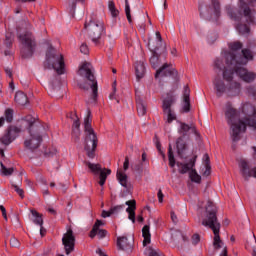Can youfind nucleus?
Instances as JSON below:
<instances>
[{"label": "nucleus", "mask_w": 256, "mask_h": 256, "mask_svg": "<svg viewBox=\"0 0 256 256\" xmlns=\"http://www.w3.org/2000/svg\"><path fill=\"white\" fill-rule=\"evenodd\" d=\"M202 225L204 227H208L214 233L213 239V247L216 250L223 248L225 243L221 241L220 231H221V223H219V219L217 218V206L211 200L207 201L205 206V214L202 219Z\"/></svg>", "instance_id": "f257e3e1"}, {"label": "nucleus", "mask_w": 256, "mask_h": 256, "mask_svg": "<svg viewBox=\"0 0 256 256\" xmlns=\"http://www.w3.org/2000/svg\"><path fill=\"white\" fill-rule=\"evenodd\" d=\"M225 119L230 126V137L234 143H237L241 139V133L247 131V123L243 118H239V112L230 102L226 104Z\"/></svg>", "instance_id": "f03ea898"}, {"label": "nucleus", "mask_w": 256, "mask_h": 256, "mask_svg": "<svg viewBox=\"0 0 256 256\" xmlns=\"http://www.w3.org/2000/svg\"><path fill=\"white\" fill-rule=\"evenodd\" d=\"M24 123H27L30 136L25 139L24 147L28 151H35L41 147L43 141V136H41V131H43V125L39 121L35 120L32 116H27L24 119Z\"/></svg>", "instance_id": "7ed1b4c3"}, {"label": "nucleus", "mask_w": 256, "mask_h": 256, "mask_svg": "<svg viewBox=\"0 0 256 256\" xmlns=\"http://www.w3.org/2000/svg\"><path fill=\"white\" fill-rule=\"evenodd\" d=\"M77 74L85 79V82L78 83L80 89L84 91L92 90V99L93 101H97L98 95V86L97 79L95 78V74H93V66L89 62H84L78 69Z\"/></svg>", "instance_id": "20e7f679"}, {"label": "nucleus", "mask_w": 256, "mask_h": 256, "mask_svg": "<svg viewBox=\"0 0 256 256\" xmlns=\"http://www.w3.org/2000/svg\"><path fill=\"white\" fill-rule=\"evenodd\" d=\"M91 121V109H87V115L84 119V149L86 151L87 157L93 159L95 157V150L97 149L98 139L95 130H93V127L91 126Z\"/></svg>", "instance_id": "39448f33"}, {"label": "nucleus", "mask_w": 256, "mask_h": 256, "mask_svg": "<svg viewBox=\"0 0 256 256\" xmlns=\"http://www.w3.org/2000/svg\"><path fill=\"white\" fill-rule=\"evenodd\" d=\"M227 15L233 21H241L243 17L245 18L246 23L249 25H255V16L253 15V10L249 7V4L245 3L243 0H240L239 10L235 11L233 7L226 6L225 7Z\"/></svg>", "instance_id": "423d86ee"}, {"label": "nucleus", "mask_w": 256, "mask_h": 256, "mask_svg": "<svg viewBox=\"0 0 256 256\" xmlns=\"http://www.w3.org/2000/svg\"><path fill=\"white\" fill-rule=\"evenodd\" d=\"M44 67L45 69H54L58 75H63V73H65L63 55L50 46L46 52Z\"/></svg>", "instance_id": "0eeeda50"}, {"label": "nucleus", "mask_w": 256, "mask_h": 256, "mask_svg": "<svg viewBox=\"0 0 256 256\" xmlns=\"http://www.w3.org/2000/svg\"><path fill=\"white\" fill-rule=\"evenodd\" d=\"M242 54H235L233 52H225L224 59L226 65H247L249 61H253V51L249 48H244L241 50Z\"/></svg>", "instance_id": "6e6552de"}, {"label": "nucleus", "mask_w": 256, "mask_h": 256, "mask_svg": "<svg viewBox=\"0 0 256 256\" xmlns=\"http://www.w3.org/2000/svg\"><path fill=\"white\" fill-rule=\"evenodd\" d=\"M105 24L101 20L92 19L84 24V29L88 31L89 38L94 45H101V35Z\"/></svg>", "instance_id": "1a4fd4ad"}, {"label": "nucleus", "mask_w": 256, "mask_h": 256, "mask_svg": "<svg viewBox=\"0 0 256 256\" xmlns=\"http://www.w3.org/2000/svg\"><path fill=\"white\" fill-rule=\"evenodd\" d=\"M20 42L22 44L21 48V56L23 59H29L33 57V53H35V47H37V43L35 42V37L31 32H26L25 34L19 35Z\"/></svg>", "instance_id": "9d476101"}, {"label": "nucleus", "mask_w": 256, "mask_h": 256, "mask_svg": "<svg viewBox=\"0 0 256 256\" xmlns=\"http://www.w3.org/2000/svg\"><path fill=\"white\" fill-rule=\"evenodd\" d=\"M233 75H235V71L231 70L230 67H224L222 76L224 81L228 83L226 94H228L229 97H235L241 93V83L233 81Z\"/></svg>", "instance_id": "9b49d317"}, {"label": "nucleus", "mask_w": 256, "mask_h": 256, "mask_svg": "<svg viewBox=\"0 0 256 256\" xmlns=\"http://www.w3.org/2000/svg\"><path fill=\"white\" fill-rule=\"evenodd\" d=\"M196 162L197 156H194L192 159H190L188 163L177 162L176 165L181 175L189 173V177L193 183H201V175H198L197 170L193 169V167H195Z\"/></svg>", "instance_id": "f8f14e48"}, {"label": "nucleus", "mask_w": 256, "mask_h": 256, "mask_svg": "<svg viewBox=\"0 0 256 256\" xmlns=\"http://www.w3.org/2000/svg\"><path fill=\"white\" fill-rule=\"evenodd\" d=\"M242 113L245 117H242L246 127H253L256 130V110L255 106L251 103H245L242 105Z\"/></svg>", "instance_id": "ddd939ff"}, {"label": "nucleus", "mask_w": 256, "mask_h": 256, "mask_svg": "<svg viewBox=\"0 0 256 256\" xmlns=\"http://www.w3.org/2000/svg\"><path fill=\"white\" fill-rule=\"evenodd\" d=\"M230 70L234 71L238 77L244 81V83H253L256 79V73L247 70V68L241 65H227Z\"/></svg>", "instance_id": "4468645a"}, {"label": "nucleus", "mask_w": 256, "mask_h": 256, "mask_svg": "<svg viewBox=\"0 0 256 256\" xmlns=\"http://www.w3.org/2000/svg\"><path fill=\"white\" fill-rule=\"evenodd\" d=\"M86 165L88 169H90L91 173H93V175H99V185L103 187V185H105V182L107 181V176L111 175V169L102 168L101 164H94L91 162H86Z\"/></svg>", "instance_id": "2eb2a0df"}, {"label": "nucleus", "mask_w": 256, "mask_h": 256, "mask_svg": "<svg viewBox=\"0 0 256 256\" xmlns=\"http://www.w3.org/2000/svg\"><path fill=\"white\" fill-rule=\"evenodd\" d=\"M62 245H64L66 255H71L75 251V235L73 234V229L68 228L67 232L64 233Z\"/></svg>", "instance_id": "dca6fc26"}, {"label": "nucleus", "mask_w": 256, "mask_h": 256, "mask_svg": "<svg viewBox=\"0 0 256 256\" xmlns=\"http://www.w3.org/2000/svg\"><path fill=\"white\" fill-rule=\"evenodd\" d=\"M19 133H21V128L17 126H10L5 134L0 138V143L2 145H11L17 137H19Z\"/></svg>", "instance_id": "f3484780"}, {"label": "nucleus", "mask_w": 256, "mask_h": 256, "mask_svg": "<svg viewBox=\"0 0 256 256\" xmlns=\"http://www.w3.org/2000/svg\"><path fill=\"white\" fill-rule=\"evenodd\" d=\"M172 75H177V70L173 68V65L164 63L155 73V79L159 77H172Z\"/></svg>", "instance_id": "a211bd4d"}, {"label": "nucleus", "mask_w": 256, "mask_h": 256, "mask_svg": "<svg viewBox=\"0 0 256 256\" xmlns=\"http://www.w3.org/2000/svg\"><path fill=\"white\" fill-rule=\"evenodd\" d=\"M103 225H105V222H103L101 220H96L95 224L93 225L92 230L90 231L89 237L91 239H94L95 236L97 235V237L99 239H105V237H107V230L99 229Z\"/></svg>", "instance_id": "6ab92c4d"}, {"label": "nucleus", "mask_w": 256, "mask_h": 256, "mask_svg": "<svg viewBox=\"0 0 256 256\" xmlns=\"http://www.w3.org/2000/svg\"><path fill=\"white\" fill-rule=\"evenodd\" d=\"M172 240L176 243L178 249H183L189 243V238L179 230L172 232Z\"/></svg>", "instance_id": "aec40b11"}, {"label": "nucleus", "mask_w": 256, "mask_h": 256, "mask_svg": "<svg viewBox=\"0 0 256 256\" xmlns=\"http://www.w3.org/2000/svg\"><path fill=\"white\" fill-rule=\"evenodd\" d=\"M189 137L180 136L176 139V149L177 154L181 159L185 158V153L187 151V140Z\"/></svg>", "instance_id": "412c9836"}, {"label": "nucleus", "mask_w": 256, "mask_h": 256, "mask_svg": "<svg viewBox=\"0 0 256 256\" xmlns=\"http://www.w3.org/2000/svg\"><path fill=\"white\" fill-rule=\"evenodd\" d=\"M189 131L194 133V135H199L195 124H193V123L187 124L185 122H180V128L178 129V133H179L180 137H189V135L187 134V133H189Z\"/></svg>", "instance_id": "4be33fe9"}, {"label": "nucleus", "mask_w": 256, "mask_h": 256, "mask_svg": "<svg viewBox=\"0 0 256 256\" xmlns=\"http://www.w3.org/2000/svg\"><path fill=\"white\" fill-rule=\"evenodd\" d=\"M151 40L148 41V45L150 46V49L152 51V56L150 58V65L153 67V69H157L159 65H161V60L159 59L160 55L157 53L159 51V47H155L151 45Z\"/></svg>", "instance_id": "5701e85b"}, {"label": "nucleus", "mask_w": 256, "mask_h": 256, "mask_svg": "<svg viewBox=\"0 0 256 256\" xmlns=\"http://www.w3.org/2000/svg\"><path fill=\"white\" fill-rule=\"evenodd\" d=\"M240 171L245 179H249V177L256 178V167L252 170H249V164L245 160H241L239 163Z\"/></svg>", "instance_id": "b1692460"}, {"label": "nucleus", "mask_w": 256, "mask_h": 256, "mask_svg": "<svg viewBox=\"0 0 256 256\" xmlns=\"http://www.w3.org/2000/svg\"><path fill=\"white\" fill-rule=\"evenodd\" d=\"M72 124V137L76 143H79L81 137V121H79V116H73Z\"/></svg>", "instance_id": "393cba45"}, {"label": "nucleus", "mask_w": 256, "mask_h": 256, "mask_svg": "<svg viewBox=\"0 0 256 256\" xmlns=\"http://www.w3.org/2000/svg\"><path fill=\"white\" fill-rule=\"evenodd\" d=\"M213 85L216 91L217 97H223L224 93H227V86L221 78L216 77L213 81Z\"/></svg>", "instance_id": "a878e982"}, {"label": "nucleus", "mask_w": 256, "mask_h": 256, "mask_svg": "<svg viewBox=\"0 0 256 256\" xmlns=\"http://www.w3.org/2000/svg\"><path fill=\"white\" fill-rule=\"evenodd\" d=\"M117 247L120 251H131V249H133V242H129L125 236L118 237Z\"/></svg>", "instance_id": "bb28decb"}, {"label": "nucleus", "mask_w": 256, "mask_h": 256, "mask_svg": "<svg viewBox=\"0 0 256 256\" xmlns=\"http://www.w3.org/2000/svg\"><path fill=\"white\" fill-rule=\"evenodd\" d=\"M190 95H191V89H189V86L184 87V92H183V112L184 113H189L191 111V100H190Z\"/></svg>", "instance_id": "cd10ccee"}, {"label": "nucleus", "mask_w": 256, "mask_h": 256, "mask_svg": "<svg viewBox=\"0 0 256 256\" xmlns=\"http://www.w3.org/2000/svg\"><path fill=\"white\" fill-rule=\"evenodd\" d=\"M125 205L128 206L126 211L128 212V219L135 223V209H137V202L135 200L126 201Z\"/></svg>", "instance_id": "c85d7f7f"}, {"label": "nucleus", "mask_w": 256, "mask_h": 256, "mask_svg": "<svg viewBox=\"0 0 256 256\" xmlns=\"http://www.w3.org/2000/svg\"><path fill=\"white\" fill-rule=\"evenodd\" d=\"M30 213L32 215V222L35 225H39L40 233L43 234V214L37 212L35 209L30 210Z\"/></svg>", "instance_id": "c756f323"}, {"label": "nucleus", "mask_w": 256, "mask_h": 256, "mask_svg": "<svg viewBox=\"0 0 256 256\" xmlns=\"http://www.w3.org/2000/svg\"><path fill=\"white\" fill-rule=\"evenodd\" d=\"M175 103V96L173 94H167L166 97L163 99V112H167L171 110V105Z\"/></svg>", "instance_id": "7c9ffc66"}, {"label": "nucleus", "mask_w": 256, "mask_h": 256, "mask_svg": "<svg viewBox=\"0 0 256 256\" xmlns=\"http://www.w3.org/2000/svg\"><path fill=\"white\" fill-rule=\"evenodd\" d=\"M135 73L137 79H143L145 77V64L142 61L135 63Z\"/></svg>", "instance_id": "2f4dec72"}, {"label": "nucleus", "mask_w": 256, "mask_h": 256, "mask_svg": "<svg viewBox=\"0 0 256 256\" xmlns=\"http://www.w3.org/2000/svg\"><path fill=\"white\" fill-rule=\"evenodd\" d=\"M15 101L18 105H27L29 103V99L27 98V94L23 93L22 91L16 92Z\"/></svg>", "instance_id": "473e14b6"}, {"label": "nucleus", "mask_w": 256, "mask_h": 256, "mask_svg": "<svg viewBox=\"0 0 256 256\" xmlns=\"http://www.w3.org/2000/svg\"><path fill=\"white\" fill-rule=\"evenodd\" d=\"M142 237H144L143 245H149L151 243V232L149 231V225H145L142 228Z\"/></svg>", "instance_id": "72a5a7b5"}, {"label": "nucleus", "mask_w": 256, "mask_h": 256, "mask_svg": "<svg viewBox=\"0 0 256 256\" xmlns=\"http://www.w3.org/2000/svg\"><path fill=\"white\" fill-rule=\"evenodd\" d=\"M116 177L120 183V185H122V187H125V189H127V187H129L128 183H127V174L123 173L121 170H118L116 173Z\"/></svg>", "instance_id": "f704fd0d"}, {"label": "nucleus", "mask_w": 256, "mask_h": 256, "mask_svg": "<svg viewBox=\"0 0 256 256\" xmlns=\"http://www.w3.org/2000/svg\"><path fill=\"white\" fill-rule=\"evenodd\" d=\"M136 103H137V111H138V115L140 117H143L146 113H147V106L145 105V103L140 100V99H137L136 100Z\"/></svg>", "instance_id": "c9c22d12"}, {"label": "nucleus", "mask_w": 256, "mask_h": 256, "mask_svg": "<svg viewBox=\"0 0 256 256\" xmlns=\"http://www.w3.org/2000/svg\"><path fill=\"white\" fill-rule=\"evenodd\" d=\"M228 47L232 51L230 53H234L235 55L236 51H241V49H243V43H241L240 41H235V42L229 43Z\"/></svg>", "instance_id": "e433bc0d"}, {"label": "nucleus", "mask_w": 256, "mask_h": 256, "mask_svg": "<svg viewBox=\"0 0 256 256\" xmlns=\"http://www.w3.org/2000/svg\"><path fill=\"white\" fill-rule=\"evenodd\" d=\"M212 9L214 10L215 16L221 15V3L219 0H211Z\"/></svg>", "instance_id": "4c0bfd02"}, {"label": "nucleus", "mask_w": 256, "mask_h": 256, "mask_svg": "<svg viewBox=\"0 0 256 256\" xmlns=\"http://www.w3.org/2000/svg\"><path fill=\"white\" fill-rule=\"evenodd\" d=\"M0 165H1V173H2V175H4V177H9V176L13 175L15 168H13V167L7 168L5 166V164H3V162H1Z\"/></svg>", "instance_id": "58836bf2"}, {"label": "nucleus", "mask_w": 256, "mask_h": 256, "mask_svg": "<svg viewBox=\"0 0 256 256\" xmlns=\"http://www.w3.org/2000/svg\"><path fill=\"white\" fill-rule=\"evenodd\" d=\"M108 9L112 17H119V10H117V8L115 7V2H113L112 0L108 2Z\"/></svg>", "instance_id": "ea45409f"}, {"label": "nucleus", "mask_w": 256, "mask_h": 256, "mask_svg": "<svg viewBox=\"0 0 256 256\" xmlns=\"http://www.w3.org/2000/svg\"><path fill=\"white\" fill-rule=\"evenodd\" d=\"M168 160L170 167H175V155L173 154V147L171 144L168 146Z\"/></svg>", "instance_id": "a19ab883"}, {"label": "nucleus", "mask_w": 256, "mask_h": 256, "mask_svg": "<svg viewBox=\"0 0 256 256\" xmlns=\"http://www.w3.org/2000/svg\"><path fill=\"white\" fill-rule=\"evenodd\" d=\"M236 29L238 33H240V35H247V33H249L250 31L249 26H247L246 24H238L236 26Z\"/></svg>", "instance_id": "79ce46f5"}, {"label": "nucleus", "mask_w": 256, "mask_h": 256, "mask_svg": "<svg viewBox=\"0 0 256 256\" xmlns=\"http://www.w3.org/2000/svg\"><path fill=\"white\" fill-rule=\"evenodd\" d=\"M77 3H85V0H68V5L70 7V13H75Z\"/></svg>", "instance_id": "37998d69"}, {"label": "nucleus", "mask_w": 256, "mask_h": 256, "mask_svg": "<svg viewBox=\"0 0 256 256\" xmlns=\"http://www.w3.org/2000/svg\"><path fill=\"white\" fill-rule=\"evenodd\" d=\"M11 187L12 189H14V191L17 192V194L19 195V197H21V199H25V191H23V189L21 188V186H19V184L12 183Z\"/></svg>", "instance_id": "c03bdc74"}, {"label": "nucleus", "mask_w": 256, "mask_h": 256, "mask_svg": "<svg viewBox=\"0 0 256 256\" xmlns=\"http://www.w3.org/2000/svg\"><path fill=\"white\" fill-rule=\"evenodd\" d=\"M146 256H163V253L159 250H155L152 247L146 248Z\"/></svg>", "instance_id": "a18cd8bd"}, {"label": "nucleus", "mask_w": 256, "mask_h": 256, "mask_svg": "<svg viewBox=\"0 0 256 256\" xmlns=\"http://www.w3.org/2000/svg\"><path fill=\"white\" fill-rule=\"evenodd\" d=\"M125 14L129 23H133V19L131 18V7L129 6V0H125Z\"/></svg>", "instance_id": "49530a36"}, {"label": "nucleus", "mask_w": 256, "mask_h": 256, "mask_svg": "<svg viewBox=\"0 0 256 256\" xmlns=\"http://www.w3.org/2000/svg\"><path fill=\"white\" fill-rule=\"evenodd\" d=\"M167 115V120L166 123L170 124L173 123V121H175V119H177V116H175V113H173L172 110H166V112H164Z\"/></svg>", "instance_id": "de8ad7c7"}, {"label": "nucleus", "mask_w": 256, "mask_h": 256, "mask_svg": "<svg viewBox=\"0 0 256 256\" xmlns=\"http://www.w3.org/2000/svg\"><path fill=\"white\" fill-rule=\"evenodd\" d=\"M4 44L6 45V47H11V45H13V35L11 34H7L6 35V38H5V41H4Z\"/></svg>", "instance_id": "09e8293b"}, {"label": "nucleus", "mask_w": 256, "mask_h": 256, "mask_svg": "<svg viewBox=\"0 0 256 256\" xmlns=\"http://www.w3.org/2000/svg\"><path fill=\"white\" fill-rule=\"evenodd\" d=\"M5 117H6V121H7L8 123H11V121H13V110L7 109V110L5 111Z\"/></svg>", "instance_id": "8fccbe9b"}, {"label": "nucleus", "mask_w": 256, "mask_h": 256, "mask_svg": "<svg viewBox=\"0 0 256 256\" xmlns=\"http://www.w3.org/2000/svg\"><path fill=\"white\" fill-rule=\"evenodd\" d=\"M156 148L159 151L160 155H162V159L165 161L166 157H165V154H164L163 150H161V142H159L158 138H157V141H156Z\"/></svg>", "instance_id": "3c124183"}, {"label": "nucleus", "mask_w": 256, "mask_h": 256, "mask_svg": "<svg viewBox=\"0 0 256 256\" xmlns=\"http://www.w3.org/2000/svg\"><path fill=\"white\" fill-rule=\"evenodd\" d=\"M80 52L83 53L84 55H89V46H87L85 43H83L80 46Z\"/></svg>", "instance_id": "603ef678"}, {"label": "nucleus", "mask_w": 256, "mask_h": 256, "mask_svg": "<svg viewBox=\"0 0 256 256\" xmlns=\"http://www.w3.org/2000/svg\"><path fill=\"white\" fill-rule=\"evenodd\" d=\"M117 82L113 83V91L112 93L109 95V99L113 100V99H117V97L115 96V93H117Z\"/></svg>", "instance_id": "864d4df0"}, {"label": "nucleus", "mask_w": 256, "mask_h": 256, "mask_svg": "<svg viewBox=\"0 0 256 256\" xmlns=\"http://www.w3.org/2000/svg\"><path fill=\"white\" fill-rule=\"evenodd\" d=\"M247 93L248 95L252 96V97H256V89L255 86H249L247 88Z\"/></svg>", "instance_id": "5fc2aeb1"}, {"label": "nucleus", "mask_w": 256, "mask_h": 256, "mask_svg": "<svg viewBox=\"0 0 256 256\" xmlns=\"http://www.w3.org/2000/svg\"><path fill=\"white\" fill-rule=\"evenodd\" d=\"M124 205H118L110 208V211H112V215H115V213H119L123 209Z\"/></svg>", "instance_id": "6e6d98bb"}, {"label": "nucleus", "mask_w": 256, "mask_h": 256, "mask_svg": "<svg viewBox=\"0 0 256 256\" xmlns=\"http://www.w3.org/2000/svg\"><path fill=\"white\" fill-rule=\"evenodd\" d=\"M214 65L217 69H219L221 71V69H223V60L221 59H216L214 62Z\"/></svg>", "instance_id": "4d7b16f0"}, {"label": "nucleus", "mask_w": 256, "mask_h": 256, "mask_svg": "<svg viewBox=\"0 0 256 256\" xmlns=\"http://www.w3.org/2000/svg\"><path fill=\"white\" fill-rule=\"evenodd\" d=\"M199 241H201V236H199V234H194L192 236L193 245H197V243H199Z\"/></svg>", "instance_id": "13d9d810"}, {"label": "nucleus", "mask_w": 256, "mask_h": 256, "mask_svg": "<svg viewBox=\"0 0 256 256\" xmlns=\"http://www.w3.org/2000/svg\"><path fill=\"white\" fill-rule=\"evenodd\" d=\"M10 245L11 247H19V240H17V238H11Z\"/></svg>", "instance_id": "bf43d9fd"}, {"label": "nucleus", "mask_w": 256, "mask_h": 256, "mask_svg": "<svg viewBox=\"0 0 256 256\" xmlns=\"http://www.w3.org/2000/svg\"><path fill=\"white\" fill-rule=\"evenodd\" d=\"M111 215H113V212H112L111 210H109V211L103 210V211H102V214H101V216H102L104 219L107 218V217H111Z\"/></svg>", "instance_id": "052dcab7"}, {"label": "nucleus", "mask_w": 256, "mask_h": 256, "mask_svg": "<svg viewBox=\"0 0 256 256\" xmlns=\"http://www.w3.org/2000/svg\"><path fill=\"white\" fill-rule=\"evenodd\" d=\"M203 175L204 177H209V175H211V165H206V170L204 171Z\"/></svg>", "instance_id": "680f3d73"}, {"label": "nucleus", "mask_w": 256, "mask_h": 256, "mask_svg": "<svg viewBox=\"0 0 256 256\" xmlns=\"http://www.w3.org/2000/svg\"><path fill=\"white\" fill-rule=\"evenodd\" d=\"M123 169H124V171H127V169H129V157H127V156L125 157Z\"/></svg>", "instance_id": "e2e57ef3"}, {"label": "nucleus", "mask_w": 256, "mask_h": 256, "mask_svg": "<svg viewBox=\"0 0 256 256\" xmlns=\"http://www.w3.org/2000/svg\"><path fill=\"white\" fill-rule=\"evenodd\" d=\"M157 195H158V201H159V203H163V197H164V195H163V191H161V189H159Z\"/></svg>", "instance_id": "0e129e2a"}, {"label": "nucleus", "mask_w": 256, "mask_h": 256, "mask_svg": "<svg viewBox=\"0 0 256 256\" xmlns=\"http://www.w3.org/2000/svg\"><path fill=\"white\" fill-rule=\"evenodd\" d=\"M171 219H172L173 223L179 222V220L177 219V214H175V212H171Z\"/></svg>", "instance_id": "69168bd1"}, {"label": "nucleus", "mask_w": 256, "mask_h": 256, "mask_svg": "<svg viewBox=\"0 0 256 256\" xmlns=\"http://www.w3.org/2000/svg\"><path fill=\"white\" fill-rule=\"evenodd\" d=\"M5 73L6 75H8V77H13V71L11 70V68H5Z\"/></svg>", "instance_id": "338daca9"}, {"label": "nucleus", "mask_w": 256, "mask_h": 256, "mask_svg": "<svg viewBox=\"0 0 256 256\" xmlns=\"http://www.w3.org/2000/svg\"><path fill=\"white\" fill-rule=\"evenodd\" d=\"M252 243L254 245V248H253V251H252V255L256 256V241L254 240Z\"/></svg>", "instance_id": "774afa93"}]
</instances>
